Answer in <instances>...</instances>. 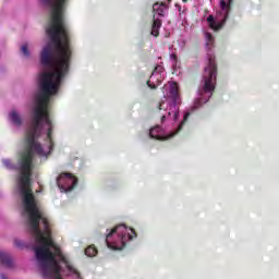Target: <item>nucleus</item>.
I'll list each match as a JSON object with an SVG mask.
<instances>
[{"mask_svg": "<svg viewBox=\"0 0 279 279\" xmlns=\"http://www.w3.org/2000/svg\"><path fill=\"white\" fill-rule=\"evenodd\" d=\"M73 54H39L41 71L38 74V90L33 95L28 108L31 118L24 136V149L17 153L16 163L3 158L2 167L17 171L16 193L21 204L37 202L32 191V173L36 158L47 160L53 151V120L49 114L51 99L58 95L64 77L71 69Z\"/></svg>", "mask_w": 279, "mask_h": 279, "instance_id": "f257e3e1", "label": "nucleus"}, {"mask_svg": "<svg viewBox=\"0 0 279 279\" xmlns=\"http://www.w3.org/2000/svg\"><path fill=\"white\" fill-rule=\"evenodd\" d=\"M205 43L207 49V63L203 72V80L198 86L197 97L194 100V105L187 111L180 112V93L178 92V83L168 82L162 87L163 98L158 105L159 114L161 117V124L171 123L170 131H166L165 128L156 125L150 129L148 136L156 141H169L177 134L182 132L186 121L195 110L202 108L204 104H208L213 93H215V86H217V61H215V37L210 33H205Z\"/></svg>", "mask_w": 279, "mask_h": 279, "instance_id": "f03ea898", "label": "nucleus"}, {"mask_svg": "<svg viewBox=\"0 0 279 279\" xmlns=\"http://www.w3.org/2000/svg\"><path fill=\"white\" fill-rule=\"evenodd\" d=\"M132 239H136V231L125 225H118L107 234L106 244L109 250L119 251L123 250Z\"/></svg>", "mask_w": 279, "mask_h": 279, "instance_id": "7ed1b4c3", "label": "nucleus"}, {"mask_svg": "<svg viewBox=\"0 0 279 279\" xmlns=\"http://www.w3.org/2000/svg\"><path fill=\"white\" fill-rule=\"evenodd\" d=\"M230 3H232V0H221L220 10L216 12V16L209 15L207 17V23L214 32H219V29L226 25L228 16L230 15Z\"/></svg>", "mask_w": 279, "mask_h": 279, "instance_id": "20e7f679", "label": "nucleus"}, {"mask_svg": "<svg viewBox=\"0 0 279 279\" xmlns=\"http://www.w3.org/2000/svg\"><path fill=\"white\" fill-rule=\"evenodd\" d=\"M57 185L61 193H70V191H73L77 186V178L71 173H61L57 178Z\"/></svg>", "mask_w": 279, "mask_h": 279, "instance_id": "39448f33", "label": "nucleus"}, {"mask_svg": "<svg viewBox=\"0 0 279 279\" xmlns=\"http://www.w3.org/2000/svg\"><path fill=\"white\" fill-rule=\"evenodd\" d=\"M165 77H167L165 68L162 65H157L147 81V86L154 90L162 84Z\"/></svg>", "mask_w": 279, "mask_h": 279, "instance_id": "423d86ee", "label": "nucleus"}, {"mask_svg": "<svg viewBox=\"0 0 279 279\" xmlns=\"http://www.w3.org/2000/svg\"><path fill=\"white\" fill-rule=\"evenodd\" d=\"M8 121L12 128H16L17 130H21V128L25 125V117H23V113H21V111H19L16 108H12L9 111Z\"/></svg>", "mask_w": 279, "mask_h": 279, "instance_id": "0eeeda50", "label": "nucleus"}, {"mask_svg": "<svg viewBox=\"0 0 279 279\" xmlns=\"http://www.w3.org/2000/svg\"><path fill=\"white\" fill-rule=\"evenodd\" d=\"M0 265L5 269H14V267H16L12 255L5 251H0Z\"/></svg>", "mask_w": 279, "mask_h": 279, "instance_id": "6e6552de", "label": "nucleus"}, {"mask_svg": "<svg viewBox=\"0 0 279 279\" xmlns=\"http://www.w3.org/2000/svg\"><path fill=\"white\" fill-rule=\"evenodd\" d=\"M169 10V4L167 2H157L153 4V12L158 14V16H166Z\"/></svg>", "mask_w": 279, "mask_h": 279, "instance_id": "1a4fd4ad", "label": "nucleus"}, {"mask_svg": "<svg viewBox=\"0 0 279 279\" xmlns=\"http://www.w3.org/2000/svg\"><path fill=\"white\" fill-rule=\"evenodd\" d=\"M162 27V20L156 17V15L153 16V26H151V36L157 37L160 33V28Z\"/></svg>", "mask_w": 279, "mask_h": 279, "instance_id": "9d476101", "label": "nucleus"}, {"mask_svg": "<svg viewBox=\"0 0 279 279\" xmlns=\"http://www.w3.org/2000/svg\"><path fill=\"white\" fill-rule=\"evenodd\" d=\"M32 47V44H24L21 46L20 51L24 58H32V52L29 51V48Z\"/></svg>", "mask_w": 279, "mask_h": 279, "instance_id": "9b49d317", "label": "nucleus"}, {"mask_svg": "<svg viewBox=\"0 0 279 279\" xmlns=\"http://www.w3.org/2000/svg\"><path fill=\"white\" fill-rule=\"evenodd\" d=\"M85 255L89 257L97 256V248H95L93 245L88 246L85 248Z\"/></svg>", "mask_w": 279, "mask_h": 279, "instance_id": "f8f14e48", "label": "nucleus"}, {"mask_svg": "<svg viewBox=\"0 0 279 279\" xmlns=\"http://www.w3.org/2000/svg\"><path fill=\"white\" fill-rule=\"evenodd\" d=\"M170 60L172 62V69L178 71V69H180V65L178 64V56L175 53L170 54Z\"/></svg>", "mask_w": 279, "mask_h": 279, "instance_id": "ddd939ff", "label": "nucleus"}, {"mask_svg": "<svg viewBox=\"0 0 279 279\" xmlns=\"http://www.w3.org/2000/svg\"><path fill=\"white\" fill-rule=\"evenodd\" d=\"M0 279H8L4 275H1Z\"/></svg>", "mask_w": 279, "mask_h": 279, "instance_id": "4468645a", "label": "nucleus"}]
</instances>
